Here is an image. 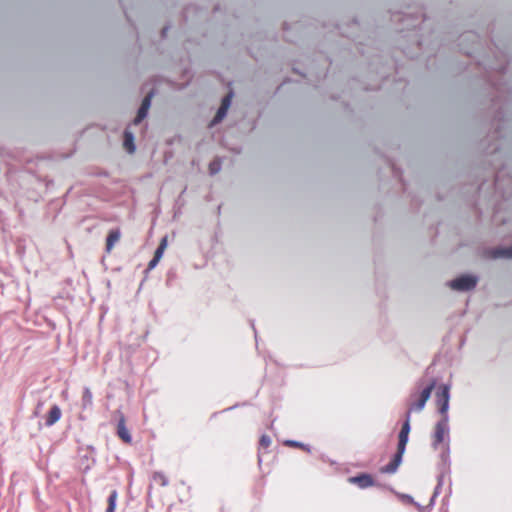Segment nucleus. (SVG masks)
Wrapping results in <instances>:
<instances>
[{"mask_svg": "<svg viewBox=\"0 0 512 512\" xmlns=\"http://www.w3.org/2000/svg\"><path fill=\"white\" fill-rule=\"evenodd\" d=\"M435 385L436 380H433L426 388L422 390V392L419 395H411V403L407 411L409 415L413 411L419 412L425 407V404L429 400L431 392L435 388Z\"/></svg>", "mask_w": 512, "mask_h": 512, "instance_id": "1", "label": "nucleus"}, {"mask_svg": "<svg viewBox=\"0 0 512 512\" xmlns=\"http://www.w3.org/2000/svg\"><path fill=\"white\" fill-rule=\"evenodd\" d=\"M448 416L442 417V419L436 423L434 433L432 436V446L435 450L443 444L446 437H448Z\"/></svg>", "mask_w": 512, "mask_h": 512, "instance_id": "2", "label": "nucleus"}, {"mask_svg": "<svg viewBox=\"0 0 512 512\" xmlns=\"http://www.w3.org/2000/svg\"><path fill=\"white\" fill-rule=\"evenodd\" d=\"M436 405L439 413L442 417L448 416L449 408V387L447 385H441L436 392Z\"/></svg>", "mask_w": 512, "mask_h": 512, "instance_id": "3", "label": "nucleus"}, {"mask_svg": "<svg viewBox=\"0 0 512 512\" xmlns=\"http://www.w3.org/2000/svg\"><path fill=\"white\" fill-rule=\"evenodd\" d=\"M477 284V278L471 275L460 276L450 282V287L454 290L468 291Z\"/></svg>", "mask_w": 512, "mask_h": 512, "instance_id": "4", "label": "nucleus"}, {"mask_svg": "<svg viewBox=\"0 0 512 512\" xmlns=\"http://www.w3.org/2000/svg\"><path fill=\"white\" fill-rule=\"evenodd\" d=\"M410 433V417L409 413L406 414V420L403 423L400 433H399V441L397 450L401 452H405V448L408 442V436Z\"/></svg>", "mask_w": 512, "mask_h": 512, "instance_id": "5", "label": "nucleus"}, {"mask_svg": "<svg viewBox=\"0 0 512 512\" xmlns=\"http://www.w3.org/2000/svg\"><path fill=\"white\" fill-rule=\"evenodd\" d=\"M232 97H233V93L229 92L222 99L221 105H220L219 109L217 110L216 115L214 116V118L211 122V125L219 123L225 117V115L230 107Z\"/></svg>", "mask_w": 512, "mask_h": 512, "instance_id": "6", "label": "nucleus"}, {"mask_svg": "<svg viewBox=\"0 0 512 512\" xmlns=\"http://www.w3.org/2000/svg\"><path fill=\"white\" fill-rule=\"evenodd\" d=\"M349 483L357 485L361 489L373 486L374 479L370 474L362 473L348 479Z\"/></svg>", "mask_w": 512, "mask_h": 512, "instance_id": "7", "label": "nucleus"}, {"mask_svg": "<svg viewBox=\"0 0 512 512\" xmlns=\"http://www.w3.org/2000/svg\"><path fill=\"white\" fill-rule=\"evenodd\" d=\"M152 96H153V94L149 93L142 100L141 106L138 109L137 115L134 119L135 125H138L146 117L148 110L150 108V105H151Z\"/></svg>", "mask_w": 512, "mask_h": 512, "instance_id": "8", "label": "nucleus"}, {"mask_svg": "<svg viewBox=\"0 0 512 512\" xmlns=\"http://www.w3.org/2000/svg\"><path fill=\"white\" fill-rule=\"evenodd\" d=\"M117 435L126 444H130L132 442V437L128 428L126 427V421L123 415L120 416L117 424Z\"/></svg>", "mask_w": 512, "mask_h": 512, "instance_id": "9", "label": "nucleus"}, {"mask_svg": "<svg viewBox=\"0 0 512 512\" xmlns=\"http://www.w3.org/2000/svg\"><path fill=\"white\" fill-rule=\"evenodd\" d=\"M403 454H404V452H401V451L397 450V452L394 455L393 459L387 465L383 466L380 469V471L382 473H387V474L395 473L396 470L398 469L399 465L401 464Z\"/></svg>", "mask_w": 512, "mask_h": 512, "instance_id": "10", "label": "nucleus"}, {"mask_svg": "<svg viewBox=\"0 0 512 512\" xmlns=\"http://www.w3.org/2000/svg\"><path fill=\"white\" fill-rule=\"evenodd\" d=\"M167 242L168 241H167L166 236L161 239L160 244L154 253L153 259L148 263L149 270H152L153 268H155L156 265L159 263L160 259L163 256V253L167 247Z\"/></svg>", "mask_w": 512, "mask_h": 512, "instance_id": "11", "label": "nucleus"}, {"mask_svg": "<svg viewBox=\"0 0 512 512\" xmlns=\"http://www.w3.org/2000/svg\"><path fill=\"white\" fill-rule=\"evenodd\" d=\"M167 242L168 241H167L166 236L161 239L160 244L154 253L153 259L148 263L149 270H152L153 268H155L156 265L159 263L160 259L163 256V253L167 247Z\"/></svg>", "mask_w": 512, "mask_h": 512, "instance_id": "12", "label": "nucleus"}, {"mask_svg": "<svg viewBox=\"0 0 512 512\" xmlns=\"http://www.w3.org/2000/svg\"><path fill=\"white\" fill-rule=\"evenodd\" d=\"M62 416V411L60 409V407L58 405H53L47 416H46V420H45V424L46 426L50 427L52 425H54L56 422H58L60 420Z\"/></svg>", "mask_w": 512, "mask_h": 512, "instance_id": "13", "label": "nucleus"}, {"mask_svg": "<svg viewBox=\"0 0 512 512\" xmlns=\"http://www.w3.org/2000/svg\"><path fill=\"white\" fill-rule=\"evenodd\" d=\"M121 232L119 229L110 230L106 238V252L110 253L114 245L120 240Z\"/></svg>", "mask_w": 512, "mask_h": 512, "instance_id": "14", "label": "nucleus"}, {"mask_svg": "<svg viewBox=\"0 0 512 512\" xmlns=\"http://www.w3.org/2000/svg\"><path fill=\"white\" fill-rule=\"evenodd\" d=\"M123 145L129 153H133L135 151L134 137L131 132L125 131Z\"/></svg>", "mask_w": 512, "mask_h": 512, "instance_id": "15", "label": "nucleus"}, {"mask_svg": "<svg viewBox=\"0 0 512 512\" xmlns=\"http://www.w3.org/2000/svg\"><path fill=\"white\" fill-rule=\"evenodd\" d=\"M492 258H512V247L510 248H498L491 251Z\"/></svg>", "mask_w": 512, "mask_h": 512, "instance_id": "16", "label": "nucleus"}, {"mask_svg": "<svg viewBox=\"0 0 512 512\" xmlns=\"http://www.w3.org/2000/svg\"><path fill=\"white\" fill-rule=\"evenodd\" d=\"M93 404V395L89 388H85L82 394V407L88 408Z\"/></svg>", "mask_w": 512, "mask_h": 512, "instance_id": "17", "label": "nucleus"}, {"mask_svg": "<svg viewBox=\"0 0 512 512\" xmlns=\"http://www.w3.org/2000/svg\"><path fill=\"white\" fill-rule=\"evenodd\" d=\"M118 498V493L116 490H113L108 497V506L106 512H114L116 508V501Z\"/></svg>", "mask_w": 512, "mask_h": 512, "instance_id": "18", "label": "nucleus"}, {"mask_svg": "<svg viewBox=\"0 0 512 512\" xmlns=\"http://www.w3.org/2000/svg\"><path fill=\"white\" fill-rule=\"evenodd\" d=\"M153 481L160 486L168 485V478L162 472H155L153 474Z\"/></svg>", "mask_w": 512, "mask_h": 512, "instance_id": "19", "label": "nucleus"}, {"mask_svg": "<svg viewBox=\"0 0 512 512\" xmlns=\"http://www.w3.org/2000/svg\"><path fill=\"white\" fill-rule=\"evenodd\" d=\"M221 169V161L219 159H214L209 164V173L211 175L217 174Z\"/></svg>", "mask_w": 512, "mask_h": 512, "instance_id": "20", "label": "nucleus"}, {"mask_svg": "<svg viewBox=\"0 0 512 512\" xmlns=\"http://www.w3.org/2000/svg\"><path fill=\"white\" fill-rule=\"evenodd\" d=\"M271 438L268 435H262L259 440V445L263 449H267L271 445Z\"/></svg>", "mask_w": 512, "mask_h": 512, "instance_id": "21", "label": "nucleus"}, {"mask_svg": "<svg viewBox=\"0 0 512 512\" xmlns=\"http://www.w3.org/2000/svg\"><path fill=\"white\" fill-rule=\"evenodd\" d=\"M285 445L289 446V447H295V448H300V449L306 450L304 444L297 442V441H293V440L286 441Z\"/></svg>", "mask_w": 512, "mask_h": 512, "instance_id": "22", "label": "nucleus"}]
</instances>
